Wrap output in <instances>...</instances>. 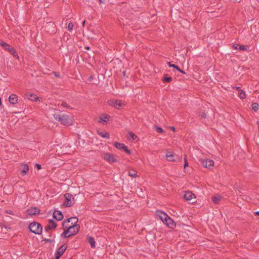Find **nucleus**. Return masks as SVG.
<instances>
[{
    "instance_id": "1",
    "label": "nucleus",
    "mask_w": 259,
    "mask_h": 259,
    "mask_svg": "<svg viewBox=\"0 0 259 259\" xmlns=\"http://www.w3.org/2000/svg\"><path fill=\"white\" fill-rule=\"evenodd\" d=\"M62 227L64 229V232L67 235H71V236L77 234L80 229L78 225L68 226L66 224V222H63L62 224Z\"/></svg>"
},
{
    "instance_id": "2",
    "label": "nucleus",
    "mask_w": 259,
    "mask_h": 259,
    "mask_svg": "<svg viewBox=\"0 0 259 259\" xmlns=\"http://www.w3.org/2000/svg\"><path fill=\"white\" fill-rule=\"evenodd\" d=\"M28 228L31 233L36 235L41 234L42 231L41 225L35 221L30 223Z\"/></svg>"
},
{
    "instance_id": "3",
    "label": "nucleus",
    "mask_w": 259,
    "mask_h": 259,
    "mask_svg": "<svg viewBox=\"0 0 259 259\" xmlns=\"http://www.w3.org/2000/svg\"><path fill=\"white\" fill-rule=\"evenodd\" d=\"M0 45L10 53L14 57L19 59L18 54L13 47L3 41H0Z\"/></svg>"
},
{
    "instance_id": "4",
    "label": "nucleus",
    "mask_w": 259,
    "mask_h": 259,
    "mask_svg": "<svg viewBox=\"0 0 259 259\" xmlns=\"http://www.w3.org/2000/svg\"><path fill=\"white\" fill-rule=\"evenodd\" d=\"M64 197L65 198L64 202L63 203V205L66 207H70L74 204V199L73 195L70 193H66L64 194Z\"/></svg>"
},
{
    "instance_id": "5",
    "label": "nucleus",
    "mask_w": 259,
    "mask_h": 259,
    "mask_svg": "<svg viewBox=\"0 0 259 259\" xmlns=\"http://www.w3.org/2000/svg\"><path fill=\"white\" fill-rule=\"evenodd\" d=\"M58 121L64 125H72L73 123V121L71 117L66 114L61 115Z\"/></svg>"
},
{
    "instance_id": "6",
    "label": "nucleus",
    "mask_w": 259,
    "mask_h": 259,
    "mask_svg": "<svg viewBox=\"0 0 259 259\" xmlns=\"http://www.w3.org/2000/svg\"><path fill=\"white\" fill-rule=\"evenodd\" d=\"M101 157L104 160L110 163L117 162V160L115 157L114 155L113 154L108 152L104 153L102 154Z\"/></svg>"
},
{
    "instance_id": "7",
    "label": "nucleus",
    "mask_w": 259,
    "mask_h": 259,
    "mask_svg": "<svg viewBox=\"0 0 259 259\" xmlns=\"http://www.w3.org/2000/svg\"><path fill=\"white\" fill-rule=\"evenodd\" d=\"M67 248V245L63 244L58 248L55 253V259H59Z\"/></svg>"
},
{
    "instance_id": "8",
    "label": "nucleus",
    "mask_w": 259,
    "mask_h": 259,
    "mask_svg": "<svg viewBox=\"0 0 259 259\" xmlns=\"http://www.w3.org/2000/svg\"><path fill=\"white\" fill-rule=\"evenodd\" d=\"M114 146L117 149L120 150H123L126 153L128 154H130L131 153V151L129 150L127 147L123 143H120L118 142H115L114 143Z\"/></svg>"
},
{
    "instance_id": "9",
    "label": "nucleus",
    "mask_w": 259,
    "mask_h": 259,
    "mask_svg": "<svg viewBox=\"0 0 259 259\" xmlns=\"http://www.w3.org/2000/svg\"><path fill=\"white\" fill-rule=\"evenodd\" d=\"M201 164L204 167L212 169L214 166V162L209 159H204L201 160Z\"/></svg>"
},
{
    "instance_id": "10",
    "label": "nucleus",
    "mask_w": 259,
    "mask_h": 259,
    "mask_svg": "<svg viewBox=\"0 0 259 259\" xmlns=\"http://www.w3.org/2000/svg\"><path fill=\"white\" fill-rule=\"evenodd\" d=\"M108 104L116 109H119L122 106L123 103L121 101L118 100H109L108 101Z\"/></svg>"
},
{
    "instance_id": "11",
    "label": "nucleus",
    "mask_w": 259,
    "mask_h": 259,
    "mask_svg": "<svg viewBox=\"0 0 259 259\" xmlns=\"http://www.w3.org/2000/svg\"><path fill=\"white\" fill-rule=\"evenodd\" d=\"M40 210L36 207H32L28 208L26 212L28 215H34L39 214Z\"/></svg>"
},
{
    "instance_id": "12",
    "label": "nucleus",
    "mask_w": 259,
    "mask_h": 259,
    "mask_svg": "<svg viewBox=\"0 0 259 259\" xmlns=\"http://www.w3.org/2000/svg\"><path fill=\"white\" fill-rule=\"evenodd\" d=\"M57 226V225L55 221L53 219H50L49 220L48 224L45 227V230L48 232L50 230L56 229Z\"/></svg>"
},
{
    "instance_id": "13",
    "label": "nucleus",
    "mask_w": 259,
    "mask_h": 259,
    "mask_svg": "<svg viewBox=\"0 0 259 259\" xmlns=\"http://www.w3.org/2000/svg\"><path fill=\"white\" fill-rule=\"evenodd\" d=\"M164 223L170 229H174L176 227V223L169 216L166 219L165 223Z\"/></svg>"
},
{
    "instance_id": "14",
    "label": "nucleus",
    "mask_w": 259,
    "mask_h": 259,
    "mask_svg": "<svg viewBox=\"0 0 259 259\" xmlns=\"http://www.w3.org/2000/svg\"><path fill=\"white\" fill-rule=\"evenodd\" d=\"M156 215L157 217H158L163 223H165V221L168 217V215L165 212L161 210L156 211Z\"/></svg>"
},
{
    "instance_id": "15",
    "label": "nucleus",
    "mask_w": 259,
    "mask_h": 259,
    "mask_svg": "<svg viewBox=\"0 0 259 259\" xmlns=\"http://www.w3.org/2000/svg\"><path fill=\"white\" fill-rule=\"evenodd\" d=\"M53 218L57 221H61L63 219V214L60 210H55L53 214Z\"/></svg>"
},
{
    "instance_id": "16",
    "label": "nucleus",
    "mask_w": 259,
    "mask_h": 259,
    "mask_svg": "<svg viewBox=\"0 0 259 259\" xmlns=\"http://www.w3.org/2000/svg\"><path fill=\"white\" fill-rule=\"evenodd\" d=\"M193 197L196 198L195 195L191 191H187L184 194V198L187 201H191L193 199Z\"/></svg>"
},
{
    "instance_id": "17",
    "label": "nucleus",
    "mask_w": 259,
    "mask_h": 259,
    "mask_svg": "<svg viewBox=\"0 0 259 259\" xmlns=\"http://www.w3.org/2000/svg\"><path fill=\"white\" fill-rule=\"evenodd\" d=\"M233 48L235 49L241 51H248L249 49V47L248 46L240 45L236 44L233 45Z\"/></svg>"
},
{
    "instance_id": "18",
    "label": "nucleus",
    "mask_w": 259,
    "mask_h": 259,
    "mask_svg": "<svg viewBox=\"0 0 259 259\" xmlns=\"http://www.w3.org/2000/svg\"><path fill=\"white\" fill-rule=\"evenodd\" d=\"M26 96L29 100L31 101H36L39 100V97L33 93H27Z\"/></svg>"
},
{
    "instance_id": "19",
    "label": "nucleus",
    "mask_w": 259,
    "mask_h": 259,
    "mask_svg": "<svg viewBox=\"0 0 259 259\" xmlns=\"http://www.w3.org/2000/svg\"><path fill=\"white\" fill-rule=\"evenodd\" d=\"M78 220V218L77 217H71L69 219H67L66 220H65L63 222H66V224L67 225V224L68 223L70 222V221H71L72 225H77L76 223H77Z\"/></svg>"
},
{
    "instance_id": "20",
    "label": "nucleus",
    "mask_w": 259,
    "mask_h": 259,
    "mask_svg": "<svg viewBox=\"0 0 259 259\" xmlns=\"http://www.w3.org/2000/svg\"><path fill=\"white\" fill-rule=\"evenodd\" d=\"M9 100L11 104L14 105L17 103L18 97L15 94H12L10 96Z\"/></svg>"
},
{
    "instance_id": "21",
    "label": "nucleus",
    "mask_w": 259,
    "mask_h": 259,
    "mask_svg": "<svg viewBox=\"0 0 259 259\" xmlns=\"http://www.w3.org/2000/svg\"><path fill=\"white\" fill-rule=\"evenodd\" d=\"M167 159L169 161H175V155L172 152L167 151L166 154Z\"/></svg>"
},
{
    "instance_id": "22",
    "label": "nucleus",
    "mask_w": 259,
    "mask_h": 259,
    "mask_svg": "<svg viewBox=\"0 0 259 259\" xmlns=\"http://www.w3.org/2000/svg\"><path fill=\"white\" fill-rule=\"evenodd\" d=\"M88 242L90 243L92 248H94L96 247V243L95 239L93 237L88 236L87 237Z\"/></svg>"
},
{
    "instance_id": "23",
    "label": "nucleus",
    "mask_w": 259,
    "mask_h": 259,
    "mask_svg": "<svg viewBox=\"0 0 259 259\" xmlns=\"http://www.w3.org/2000/svg\"><path fill=\"white\" fill-rule=\"evenodd\" d=\"M23 168L21 170V174L22 176H25L28 171L29 170V166L28 164H24L22 165Z\"/></svg>"
},
{
    "instance_id": "24",
    "label": "nucleus",
    "mask_w": 259,
    "mask_h": 259,
    "mask_svg": "<svg viewBox=\"0 0 259 259\" xmlns=\"http://www.w3.org/2000/svg\"><path fill=\"white\" fill-rule=\"evenodd\" d=\"M161 80L164 83H169L172 81V78L171 76H168L167 74H164Z\"/></svg>"
},
{
    "instance_id": "25",
    "label": "nucleus",
    "mask_w": 259,
    "mask_h": 259,
    "mask_svg": "<svg viewBox=\"0 0 259 259\" xmlns=\"http://www.w3.org/2000/svg\"><path fill=\"white\" fill-rule=\"evenodd\" d=\"M97 133L99 136H100L102 138H105L107 139H109L110 138L109 133L108 132L98 131Z\"/></svg>"
},
{
    "instance_id": "26",
    "label": "nucleus",
    "mask_w": 259,
    "mask_h": 259,
    "mask_svg": "<svg viewBox=\"0 0 259 259\" xmlns=\"http://www.w3.org/2000/svg\"><path fill=\"white\" fill-rule=\"evenodd\" d=\"M110 118V116L108 115L103 114L100 116V120H101L100 122L103 121L105 122H107L108 120H109Z\"/></svg>"
},
{
    "instance_id": "27",
    "label": "nucleus",
    "mask_w": 259,
    "mask_h": 259,
    "mask_svg": "<svg viewBox=\"0 0 259 259\" xmlns=\"http://www.w3.org/2000/svg\"><path fill=\"white\" fill-rule=\"evenodd\" d=\"M251 108H252V109L254 111H255V112L257 111L258 109H259V104H258V103H256V102L252 103V104H251Z\"/></svg>"
},
{
    "instance_id": "28",
    "label": "nucleus",
    "mask_w": 259,
    "mask_h": 259,
    "mask_svg": "<svg viewBox=\"0 0 259 259\" xmlns=\"http://www.w3.org/2000/svg\"><path fill=\"white\" fill-rule=\"evenodd\" d=\"M238 95L240 99H244L246 98L245 93L243 90H240L238 92Z\"/></svg>"
},
{
    "instance_id": "29",
    "label": "nucleus",
    "mask_w": 259,
    "mask_h": 259,
    "mask_svg": "<svg viewBox=\"0 0 259 259\" xmlns=\"http://www.w3.org/2000/svg\"><path fill=\"white\" fill-rule=\"evenodd\" d=\"M128 175L132 177L135 178L137 176V171L135 169H131L128 171Z\"/></svg>"
},
{
    "instance_id": "30",
    "label": "nucleus",
    "mask_w": 259,
    "mask_h": 259,
    "mask_svg": "<svg viewBox=\"0 0 259 259\" xmlns=\"http://www.w3.org/2000/svg\"><path fill=\"white\" fill-rule=\"evenodd\" d=\"M212 200L214 204H218L221 200V197L220 196H214L212 198Z\"/></svg>"
},
{
    "instance_id": "31",
    "label": "nucleus",
    "mask_w": 259,
    "mask_h": 259,
    "mask_svg": "<svg viewBox=\"0 0 259 259\" xmlns=\"http://www.w3.org/2000/svg\"><path fill=\"white\" fill-rule=\"evenodd\" d=\"M53 116L54 117V119L58 121L59 119H60V116L61 115L59 113V112H55L54 113L52 114Z\"/></svg>"
},
{
    "instance_id": "32",
    "label": "nucleus",
    "mask_w": 259,
    "mask_h": 259,
    "mask_svg": "<svg viewBox=\"0 0 259 259\" xmlns=\"http://www.w3.org/2000/svg\"><path fill=\"white\" fill-rule=\"evenodd\" d=\"M128 135H129L128 138L130 140L132 139V140H134L137 138V136L132 132H128Z\"/></svg>"
},
{
    "instance_id": "33",
    "label": "nucleus",
    "mask_w": 259,
    "mask_h": 259,
    "mask_svg": "<svg viewBox=\"0 0 259 259\" xmlns=\"http://www.w3.org/2000/svg\"><path fill=\"white\" fill-rule=\"evenodd\" d=\"M167 65L169 67H173L176 69L177 70L179 69V67L177 65L171 64L170 62H168L167 63Z\"/></svg>"
},
{
    "instance_id": "34",
    "label": "nucleus",
    "mask_w": 259,
    "mask_h": 259,
    "mask_svg": "<svg viewBox=\"0 0 259 259\" xmlns=\"http://www.w3.org/2000/svg\"><path fill=\"white\" fill-rule=\"evenodd\" d=\"M156 131L158 133L163 134L165 133V131L161 127L155 125V126Z\"/></svg>"
},
{
    "instance_id": "35",
    "label": "nucleus",
    "mask_w": 259,
    "mask_h": 259,
    "mask_svg": "<svg viewBox=\"0 0 259 259\" xmlns=\"http://www.w3.org/2000/svg\"><path fill=\"white\" fill-rule=\"evenodd\" d=\"M61 106L65 107L66 108L69 109H72V107H71L70 106H68L65 102H62V103H61Z\"/></svg>"
},
{
    "instance_id": "36",
    "label": "nucleus",
    "mask_w": 259,
    "mask_h": 259,
    "mask_svg": "<svg viewBox=\"0 0 259 259\" xmlns=\"http://www.w3.org/2000/svg\"><path fill=\"white\" fill-rule=\"evenodd\" d=\"M73 28V24L72 22H70L68 23L67 26V29L69 31H71Z\"/></svg>"
},
{
    "instance_id": "37",
    "label": "nucleus",
    "mask_w": 259,
    "mask_h": 259,
    "mask_svg": "<svg viewBox=\"0 0 259 259\" xmlns=\"http://www.w3.org/2000/svg\"><path fill=\"white\" fill-rule=\"evenodd\" d=\"M61 237H64V238H67L70 237H71V235H67V234H66V233L64 232H63L61 234Z\"/></svg>"
},
{
    "instance_id": "38",
    "label": "nucleus",
    "mask_w": 259,
    "mask_h": 259,
    "mask_svg": "<svg viewBox=\"0 0 259 259\" xmlns=\"http://www.w3.org/2000/svg\"><path fill=\"white\" fill-rule=\"evenodd\" d=\"M5 213L12 215H14L13 211H12L11 210H6L5 211Z\"/></svg>"
},
{
    "instance_id": "39",
    "label": "nucleus",
    "mask_w": 259,
    "mask_h": 259,
    "mask_svg": "<svg viewBox=\"0 0 259 259\" xmlns=\"http://www.w3.org/2000/svg\"><path fill=\"white\" fill-rule=\"evenodd\" d=\"M186 155H185V163H184V168H186L187 166H188V160H187L186 159Z\"/></svg>"
},
{
    "instance_id": "40",
    "label": "nucleus",
    "mask_w": 259,
    "mask_h": 259,
    "mask_svg": "<svg viewBox=\"0 0 259 259\" xmlns=\"http://www.w3.org/2000/svg\"><path fill=\"white\" fill-rule=\"evenodd\" d=\"M35 167L38 169V170H39L41 168V166L40 164H38V163H36L35 164Z\"/></svg>"
},
{
    "instance_id": "41",
    "label": "nucleus",
    "mask_w": 259,
    "mask_h": 259,
    "mask_svg": "<svg viewBox=\"0 0 259 259\" xmlns=\"http://www.w3.org/2000/svg\"><path fill=\"white\" fill-rule=\"evenodd\" d=\"M44 240L46 242H49V243H52L54 241V240H52V239H44Z\"/></svg>"
},
{
    "instance_id": "42",
    "label": "nucleus",
    "mask_w": 259,
    "mask_h": 259,
    "mask_svg": "<svg viewBox=\"0 0 259 259\" xmlns=\"http://www.w3.org/2000/svg\"><path fill=\"white\" fill-rule=\"evenodd\" d=\"M201 117L203 118H205L206 117V114L205 112H203L201 115Z\"/></svg>"
},
{
    "instance_id": "43",
    "label": "nucleus",
    "mask_w": 259,
    "mask_h": 259,
    "mask_svg": "<svg viewBox=\"0 0 259 259\" xmlns=\"http://www.w3.org/2000/svg\"><path fill=\"white\" fill-rule=\"evenodd\" d=\"M233 88L234 89L238 91V92H239V91L241 90V88L239 87H234Z\"/></svg>"
},
{
    "instance_id": "44",
    "label": "nucleus",
    "mask_w": 259,
    "mask_h": 259,
    "mask_svg": "<svg viewBox=\"0 0 259 259\" xmlns=\"http://www.w3.org/2000/svg\"><path fill=\"white\" fill-rule=\"evenodd\" d=\"M53 73H54V75H55V76L58 77H60V74H59V73H57V72H54Z\"/></svg>"
},
{
    "instance_id": "45",
    "label": "nucleus",
    "mask_w": 259,
    "mask_h": 259,
    "mask_svg": "<svg viewBox=\"0 0 259 259\" xmlns=\"http://www.w3.org/2000/svg\"><path fill=\"white\" fill-rule=\"evenodd\" d=\"M178 71H179L180 72L183 73V74H185L186 73V72L184 70L181 69L180 68H179V69L178 70Z\"/></svg>"
},
{
    "instance_id": "46",
    "label": "nucleus",
    "mask_w": 259,
    "mask_h": 259,
    "mask_svg": "<svg viewBox=\"0 0 259 259\" xmlns=\"http://www.w3.org/2000/svg\"><path fill=\"white\" fill-rule=\"evenodd\" d=\"M100 4H105L106 3L105 0H99Z\"/></svg>"
},
{
    "instance_id": "47",
    "label": "nucleus",
    "mask_w": 259,
    "mask_h": 259,
    "mask_svg": "<svg viewBox=\"0 0 259 259\" xmlns=\"http://www.w3.org/2000/svg\"><path fill=\"white\" fill-rule=\"evenodd\" d=\"M254 214L256 216H259V211H257L254 212Z\"/></svg>"
},
{
    "instance_id": "48",
    "label": "nucleus",
    "mask_w": 259,
    "mask_h": 259,
    "mask_svg": "<svg viewBox=\"0 0 259 259\" xmlns=\"http://www.w3.org/2000/svg\"><path fill=\"white\" fill-rule=\"evenodd\" d=\"M93 78V76L91 75V76H90L89 77V78H88V80L89 81H91V80H92V79Z\"/></svg>"
},
{
    "instance_id": "49",
    "label": "nucleus",
    "mask_w": 259,
    "mask_h": 259,
    "mask_svg": "<svg viewBox=\"0 0 259 259\" xmlns=\"http://www.w3.org/2000/svg\"><path fill=\"white\" fill-rule=\"evenodd\" d=\"M170 129L174 132L175 131V127L174 126H171Z\"/></svg>"
},
{
    "instance_id": "50",
    "label": "nucleus",
    "mask_w": 259,
    "mask_h": 259,
    "mask_svg": "<svg viewBox=\"0 0 259 259\" xmlns=\"http://www.w3.org/2000/svg\"><path fill=\"white\" fill-rule=\"evenodd\" d=\"M122 74H123V76H125V75H126V71H123V72H122Z\"/></svg>"
},
{
    "instance_id": "51",
    "label": "nucleus",
    "mask_w": 259,
    "mask_h": 259,
    "mask_svg": "<svg viewBox=\"0 0 259 259\" xmlns=\"http://www.w3.org/2000/svg\"><path fill=\"white\" fill-rule=\"evenodd\" d=\"M85 50H89L90 49V47H88V46L85 47Z\"/></svg>"
},
{
    "instance_id": "52",
    "label": "nucleus",
    "mask_w": 259,
    "mask_h": 259,
    "mask_svg": "<svg viewBox=\"0 0 259 259\" xmlns=\"http://www.w3.org/2000/svg\"><path fill=\"white\" fill-rule=\"evenodd\" d=\"M85 20H84V21L82 22V26H84V24H85Z\"/></svg>"
},
{
    "instance_id": "53",
    "label": "nucleus",
    "mask_w": 259,
    "mask_h": 259,
    "mask_svg": "<svg viewBox=\"0 0 259 259\" xmlns=\"http://www.w3.org/2000/svg\"><path fill=\"white\" fill-rule=\"evenodd\" d=\"M2 105V100H1V98H0V105Z\"/></svg>"
},
{
    "instance_id": "54",
    "label": "nucleus",
    "mask_w": 259,
    "mask_h": 259,
    "mask_svg": "<svg viewBox=\"0 0 259 259\" xmlns=\"http://www.w3.org/2000/svg\"><path fill=\"white\" fill-rule=\"evenodd\" d=\"M234 1H235V2H237L238 0H233Z\"/></svg>"
}]
</instances>
